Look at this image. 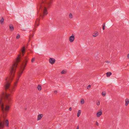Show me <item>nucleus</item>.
<instances>
[{
  "mask_svg": "<svg viewBox=\"0 0 129 129\" xmlns=\"http://www.w3.org/2000/svg\"><path fill=\"white\" fill-rule=\"evenodd\" d=\"M57 93V91L56 90H55L54 91L53 93L54 94H56Z\"/></svg>",
  "mask_w": 129,
  "mask_h": 129,
  "instance_id": "c85d7f7f",
  "label": "nucleus"
},
{
  "mask_svg": "<svg viewBox=\"0 0 129 129\" xmlns=\"http://www.w3.org/2000/svg\"><path fill=\"white\" fill-rule=\"evenodd\" d=\"M48 13V12L46 8V7H44L43 10V16H44L47 15Z\"/></svg>",
  "mask_w": 129,
  "mask_h": 129,
  "instance_id": "9d476101",
  "label": "nucleus"
},
{
  "mask_svg": "<svg viewBox=\"0 0 129 129\" xmlns=\"http://www.w3.org/2000/svg\"><path fill=\"white\" fill-rule=\"evenodd\" d=\"M81 114V110H79L78 112L77 116L78 117H79L80 115Z\"/></svg>",
  "mask_w": 129,
  "mask_h": 129,
  "instance_id": "4be33fe9",
  "label": "nucleus"
},
{
  "mask_svg": "<svg viewBox=\"0 0 129 129\" xmlns=\"http://www.w3.org/2000/svg\"><path fill=\"white\" fill-rule=\"evenodd\" d=\"M20 38V35L19 34H17V35L16 36V39H18Z\"/></svg>",
  "mask_w": 129,
  "mask_h": 129,
  "instance_id": "bb28decb",
  "label": "nucleus"
},
{
  "mask_svg": "<svg viewBox=\"0 0 129 129\" xmlns=\"http://www.w3.org/2000/svg\"><path fill=\"white\" fill-rule=\"evenodd\" d=\"M84 100L83 99H81V104H84Z\"/></svg>",
  "mask_w": 129,
  "mask_h": 129,
  "instance_id": "393cba45",
  "label": "nucleus"
},
{
  "mask_svg": "<svg viewBox=\"0 0 129 129\" xmlns=\"http://www.w3.org/2000/svg\"><path fill=\"white\" fill-rule=\"evenodd\" d=\"M100 102L99 101L97 103H96V104L97 105H98V106H99L100 105Z\"/></svg>",
  "mask_w": 129,
  "mask_h": 129,
  "instance_id": "7c9ffc66",
  "label": "nucleus"
},
{
  "mask_svg": "<svg viewBox=\"0 0 129 129\" xmlns=\"http://www.w3.org/2000/svg\"><path fill=\"white\" fill-rule=\"evenodd\" d=\"M26 66V64L22 65L20 68L19 71L17 73L16 80L14 83V84L16 85L18 82V80L21 75L23 73V70Z\"/></svg>",
  "mask_w": 129,
  "mask_h": 129,
  "instance_id": "7ed1b4c3",
  "label": "nucleus"
},
{
  "mask_svg": "<svg viewBox=\"0 0 129 129\" xmlns=\"http://www.w3.org/2000/svg\"><path fill=\"white\" fill-rule=\"evenodd\" d=\"M76 129H79V127L78 126H77V127Z\"/></svg>",
  "mask_w": 129,
  "mask_h": 129,
  "instance_id": "f704fd0d",
  "label": "nucleus"
},
{
  "mask_svg": "<svg viewBox=\"0 0 129 129\" xmlns=\"http://www.w3.org/2000/svg\"><path fill=\"white\" fill-rule=\"evenodd\" d=\"M0 23L1 25H3L4 24V17H2L0 20Z\"/></svg>",
  "mask_w": 129,
  "mask_h": 129,
  "instance_id": "9b49d317",
  "label": "nucleus"
},
{
  "mask_svg": "<svg viewBox=\"0 0 129 129\" xmlns=\"http://www.w3.org/2000/svg\"><path fill=\"white\" fill-rule=\"evenodd\" d=\"M102 94L103 96H104L106 95V93L105 91L103 92L102 93Z\"/></svg>",
  "mask_w": 129,
  "mask_h": 129,
  "instance_id": "b1692460",
  "label": "nucleus"
},
{
  "mask_svg": "<svg viewBox=\"0 0 129 129\" xmlns=\"http://www.w3.org/2000/svg\"><path fill=\"white\" fill-rule=\"evenodd\" d=\"M105 23H104L102 25L103 29V30H104L105 29Z\"/></svg>",
  "mask_w": 129,
  "mask_h": 129,
  "instance_id": "a878e982",
  "label": "nucleus"
},
{
  "mask_svg": "<svg viewBox=\"0 0 129 129\" xmlns=\"http://www.w3.org/2000/svg\"><path fill=\"white\" fill-rule=\"evenodd\" d=\"M44 116V115L43 114H40L38 115L37 118V121H39L41 120Z\"/></svg>",
  "mask_w": 129,
  "mask_h": 129,
  "instance_id": "0eeeda50",
  "label": "nucleus"
},
{
  "mask_svg": "<svg viewBox=\"0 0 129 129\" xmlns=\"http://www.w3.org/2000/svg\"><path fill=\"white\" fill-rule=\"evenodd\" d=\"M37 89L39 91H41L42 89L41 86L40 85H39L37 87Z\"/></svg>",
  "mask_w": 129,
  "mask_h": 129,
  "instance_id": "aec40b11",
  "label": "nucleus"
},
{
  "mask_svg": "<svg viewBox=\"0 0 129 129\" xmlns=\"http://www.w3.org/2000/svg\"><path fill=\"white\" fill-rule=\"evenodd\" d=\"M69 110L70 111H71L72 110V108L71 107H70L69 108Z\"/></svg>",
  "mask_w": 129,
  "mask_h": 129,
  "instance_id": "72a5a7b5",
  "label": "nucleus"
},
{
  "mask_svg": "<svg viewBox=\"0 0 129 129\" xmlns=\"http://www.w3.org/2000/svg\"><path fill=\"white\" fill-rule=\"evenodd\" d=\"M127 59H128L129 58V53L127 54Z\"/></svg>",
  "mask_w": 129,
  "mask_h": 129,
  "instance_id": "473e14b6",
  "label": "nucleus"
},
{
  "mask_svg": "<svg viewBox=\"0 0 129 129\" xmlns=\"http://www.w3.org/2000/svg\"><path fill=\"white\" fill-rule=\"evenodd\" d=\"M9 91L11 92L12 91V89H9Z\"/></svg>",
  "mask_w": 129,
  "mask_h": 129,
  "instance_id": "c9c22d12",
  "label": "nucleus"
},
{
  "mask_svg": "<svg viewBox=\"0 0 129 129\" xmlns=\"http://www.w3.org/2000/svg\"><path fill=\"white\" fill-rule=\"evenodd\" d=\"M91 87V85H89L87 87V89H90Z\"/></svg>",
  "mask_w": 129,
  "mask_h": 129,
  "instance_id": "cd10ccee",
  "label": "nucleus"
},
{
  "mask_svg": "<svg viewBox=\"0 0 129 129\" xmlns=\"http://www.w3.org/2000/svg\"><path fill=\"white\" fill-rule=\"evenodd\" d=\"M102 114V112L101 111L98 112L96 113V115L97 117H100Z\"/></svg>",
  "mask_w": 129,
  "mask_h": 129,
  "instance_id": "ddd939ff",
  "label": "nucleus"
},
{
  "mask_svg": "<svg viewBox=\"0 0 129 129\" xmlns=\"http://www.w3.org/2000/svg\"><path fill=\"white\" fill-rule=\"evenodd\" d=\"M99 35V33L98 31L95 32L93 34V36L96 37Z\"/></svg>",
  "mask_w": 129,
  "mask_h": 129,
  "instance_id": "4468645a",
  "label": "nucleus"
},
{
  "mask_svg": "<svg viewBox=\"0 0 129 129\" xmlns=\"http://www.w3.org/2000/svg\"><path fill=\"white\" fill-rule=\"evenodd\" d=\"M35 58H33L31 60V62H33L35 61Z\"/></svg>",
  "mask_w": 129,
  "mask_h": 129,
  "instance_id": "c756f323",
  "label": "nucleus"
},
{
  "mask_svg": "<svg viewBox=\"0 0 129 129\" xmlns=\"http://www.w3.org/2000/svg\"><path fill=\"white\" fill-rule=\"evenodd\" d=\"M4 127V123L3 122V120L2 119H0V128L2 129Z\"/></svg>",
  "mask_w": 129,
  "mask_h": 129,
  "instance_id": "1a4fd4ad",
  "label": "nucleus"
},
{
  "mask_svg": "<svg viewBox=\"0 0 129 129\" xmlns=\"http://www.w3.org/2000/svg\"><path fill=\"white\" fill-rule=\"evenodd\" d=\"M112 74L111 73L108 72L106 73L107 76V77H109Z\"/></svg>",
  "mask_w": 129,
  "mask_h": 129,
  "instance_id": "412c9836",
  "label": "nucleus"
},
{
  "mask_svg": "<svg viewBox=\"0 0 129 129\" xmlns=\"http://www.w3.org/2000/svg\"><path fill=\"white\" fill-rule=\"evenodd\" d=\"M39 19L37 20L36 21L35 23L36 25L37 26H38L39 25Z\"/></svg>",
  "mask_w": 129,
  "mask_h": 129,
  "instance_id": "a211bd4d",
  "label": "nucleus"
},
{
  "mask_svg": "<svg viewBox=\"0 0 129 129\" xmlns=\"http://www.w3.org/2000/svg\"><path fill=\"white\" fill-rule=\"evenodd\" d=\"M75 40V36L73 34H72L71 36H70L69 38V40L70 43H72Z\"/></svg>",
  "mask_w": 129,
  "mask_h": 129,
  "instance_id": "423d86ee",
  "label": "nucleus"
},
{
  "mask_svg": "<svg viewBox=\"0 0 129 129\" xmlns=\"http://www.w3.org/2000/svg\"><path fill=\"white\" fill-rule=\"evenodd\" d=\"M10 96V94L7 93H6L5 95V97L7 98H8Z\"/></svg>",
  "mask_w": 129,
  "mask_h": 129,
  "instance_id": "5701e85b",
  "label": "nucleus"
},
{
  "mask_svg": "<svg viewBox=\"0 0 129 129\" xmlns=\"http://www.w3.org/2000/svg\"><path fill=\"white\" fill-rule=\"evenodd\" d=\"M9 28L11 31H13L14 29V26L12 24H10L9 25Z\"/></svg>",
  "mask_w": 129,
  "mask_h": 129,
  "instance_id": "f8f14e48",
  "label": "nucleus"
},
{
  "mask_svg": "<svg viewBox=\"0 0 129 129\" xmlns=\"http://www.w3.org/2000/svg\"><path fill=\"white\" fill-rule=\"evenodd\" d=\"M49 62L52 65H53L55 63L56 60L54 58L50 57L49 59Z\"/></svg>",
  "mask_w": 129,
  "mask_h": 129,
  "instance_id": "39448f33",
  "label": "nucleus"
},
{
  "mask_svg": "<svg viewBox=\"0 0 129 129\" xmlns=\"http://www.w3.org/2000/svg\"><path fill=\"white\" fill-rule=\"evenodd\" d=\"M69 17L70 19H72L73 17L72 14L71 13H69Z\"/></svg>",
  "mask_w": 129,
  "mask_h": 129,
  "instance_id": "dca6fc26",
  "label": "nucleus"
},
{
  "mask_svg": "<svg viewBox=\"0 0 129 129\" xmlns=\"http://www.w3.org/2000/svg\"><path fill=\"white\" fill-rule=\"evenodd\" d=\"M106 62H107V63L109 62L108 61H106Z\"/></svg>",
  "mask_w": 129,
  "mask_h": 129,
  "instance_id": "e433bc0d",
  "label": "nucleus"
},
{
  "mask_svg": "<svg viewBox=\"0 0 129 129\" xmlns=\"http://www.w3.org/2000/svg\"><path fill=\"white\" fill-rule=\"evenodd\" d=\"M2 119L3 120L4 123H5L6 126L8 127L9 125V121L8 120L5 118H2Z\"/></svg>",
  "mask_w": 129,
  "mask_h": 129,
  "instance_id": "6e6552de",
  "label": "nucleus"
},
{
  "mask_svg": "<svg viewBox=\"0 0 129 129\" xmlns=\"http://www.w3.org/2000/svg\"><path fill=\"white\" fill-rule=\"evenodd\" d=\"M25 49L24 47H23L22 49V52L23 55H24L25 52Z\"/></svg>",
  "mask_w": 129,
  "mask_h": 129,
  "instance_id": "6ab92c4d",
  "label": "nucleus"
},
{
  "mask_svg": "<svg viewBox=\"0 0 129 129\" xmlns=\"http://www.w3.org/2000/svg\"><path fill=\"white\" fill-rule=\"evenodd\" d=\"M67 73V71L66 70H63L60 73L61 74H66Z\"/></svg>",
  "mask_w": 129,
  "mask_h": 129,
  "instance_id": "2eb2a0df",
  "label": "nucleus"
},
{
  "mask_svg": "<svg viewBox=\"0 0 129 129\" xmlns=\"http://www.w3.org/2000/svg\"><path fill=\"white\" fill-rule=\"evenodd\" d=\"M5 80L6 82L4 87L6 90H7L9 89L10 85V83L9 82V81L8 80V77H7L5 78Z\"/></svg>",
  "mask_w": 129,
  "mask_h": 129,
  "instance_id": "20e7f679",
  "label": "nucleus"
},
{
  "mask_svg": "<svg viewBox=\"0 0 129 129\" xmlns=\"http://www.w3.org/2000/svg\"><path fill=\"white\" fill-rule=\"evenodd\" d=\"M0 107L2 112L5 113L9 110L10 106L6 104V102L1 98H0Z\"/></svg>",
  "mask_w": 129,
  "mask_h": 129,
  "instance_id": "f03ea898",
  "label": "nucleus"
},
{
  "mask_svg": "<svg viewBox=\"0 0 129 129\" xmlns=\"http://www.w3.org/2000/svg\"><path fill=\"white\" fill-rule=\"evenodd\" d=\"M20 54L18 55V56L16 59V61L14 62L11 67L10 71V74L11 77L12 78V79L14 76L16 72V68L17 65L18 63L19 62L20 60Z\"/></svg>",
  "mask_w": 129,
  "mask_h": 129,
  "instance_id": "f257e3e1",
  "label": "nucleus"
},
{
  "mask_svg": "<svg viewBox=\"0 0 129 129\" xmlns=\"http://www.w3.org/2000/svg\"><path fill=\"white\" fill-rule=\"evenodd\" d=\"M96 124L98 126L99 125V123H98V122L97 121H96Z\"/></svg>",
  "mask_w": 129,
  "mask_h": 129,
  "instance_id": "2f4dec72",
  "label": "nucleus"
},
{
  "mask_svg": "<svg viewBox=\"0 0 129 129\" xmlns=\"http://www.w3.org/2000/svg\"><path fill=\"white\" fill-rule=\"evenodd\" d=\"M125 105L126 106H127L129 104V100L128 99H126L125 100Z\"/></svg>",
  "mask_w": 129,
  "mask_h": 129,
  "instance_id": "f3484780",
  "label": "nucleus"
}]
</instances>
